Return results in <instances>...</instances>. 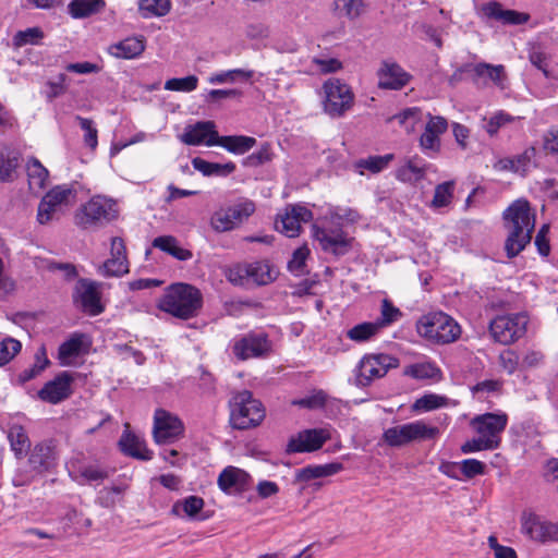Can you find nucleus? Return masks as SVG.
I'll return each mask as SVG.
<instances>
[{"mask_svg":"<svg viewBox=\"0 0 558 558\" xmlns=\"http://www.w3.org/2000/svg\"><path fill=\"white\" fill-rule=\"evenodd\" d=\"M192 165L194 169L202 172L204 175H216V177H227L231 174L235 170V165L231 161L227 163H216L209 162L203 158L195 157L192 160Z\"/></svg>","mask_w":558,"mask_h":558,"instance_id":"473e14b6","label":"nucleus"},{"mask_svg":"<svg viewBox=\"0 0 558 558\" xmlns=\"http://www.w3.org/2000/svg\"><path fill=\"white\" fill-rule=\"evenodd\" d=\"M335 10L351 20L359 17L364 9L362 0H335Z\"/></svg>","mask_w":558,"mask_h":558,"instance_id":"a18cd8bd","label":"nucleus"},{"mask_svg":"<svg viewBox=\"0 0 558 558\" xmlns=\"http://www.w3.org/2000/svg\"><path fill=\"white\" fill-rule=\"evenodd\" d=\"M495 444L492 442L489 439H485L481 435L477 438H473L471 440H468L461 446V451L463 453H472L476 451H483V450H494Z\"/></svg>","mask_w":558,"mask_h":558,"instance_id":"bf43d9fd","label":"nucleus"},{"mask_svg":"<svg viewBox=\"0 0 558 558\" xmlns=\"http://www.w3.org/2000/svg\"><path fill=\"white\" fill-rule=\"evenodd\" d=\"M529 316L526 313L499 315L489 323L492 338L504 345L511 344L526 332Z\"/></svg>","mask_w":558,"mask_h":558,"instance_id":"39448f33","label":"nucleus"},{"mask_svg":"<svg viewBox=\"0 0 558 558\" xmlns=\"http://www.w3.org/2000/svg\"><path fill=\"white\" fill-rule=\"evenodd\" d=\"M198 78L195 75L170 78L165 83V89L174 92H192L196 89Z\"/></svg>","mask_w":558,"mask_h":558,"instance_id":"3c124183","label":"nucleus"},{"mask_svg":"<svg viewBox=\"0 0 558 558\" xmlns=\"http://www.w3.org/2000/svg\"><path fill=\"white\" fill-rule=\"evenodd\" d=\"M416 330L421 337L438 344L451 343L461 335L458 323L444 312L423 315L416 323Z\"/></svg>","mask_w":558,"mask_h":558,"instance_id":"7ed1b4c3","label":"nucleus"},{"mask_svg":"<svg viewBox=\"0 0 558 558\" xmlns=\"http://www.w3.org/2000/svg\"><path fill=\"white\" fill-rule=\"evenodd\" d=\"M272 153L268 144H264L257 151L251 154L246 158V165L251 167H257L265 162L270 161Z\"/></svg>","mask_w":558,"mask_h":558,"instance_id":"69168bd1","label":"nucleus"},{"mask_svg":"<svg viewBox=\"0 0 558 558\" xmlns=\"http://www.w3.org/2000/svg\"><path fill=\"white\" fill-rule=\"evenodd\" d=\"M153 246L168 253L179 260H187L192 253L179 245L178 240L172 235L157 236L153 241Z\"/></svg>","mask_w":558,"mask_h":558,"instance_id":"7c9ffc66","label":"nucleus"},{"mask_svg":"<svg viewBox=\"0 0 558 558\" xmlns=\"http://www.w3.org/2000/svg\"><path fill=\"white\" fill-rule=\"evenodd\" d=\"M330 438L328 430L324 428L306 429L288 442V452H311L318 450Z\"/></svg>","mask_w":558,"mask_h":558,"instance_id":"aec40b11","label":"nucleus"},{"mask_svg":"<svg viewBox=\"0 0 558 558\" xmlns=\"http://www.w3.org/2000/svg\"><path fill=\"white\" fill-rule=\"evenodd\" d=\"M59 211L60 208L56 206L51 199H48V194H46L38 205L37 220L40 225H46L50 222Z\"/></svg>","mask_w":558,"mask_h":558,"instance_id":"6e6d98bb","label":"nucleus"},{"mask_svg":"<svg viewBox=\"0 0 558 558\" xmlns=\"http://www.w3.org/2000/svg\"><path fill=\"white\" fill-rule=\"evenodd\" d=\"M463 475L468 478H472L476 475H481L485 472V464L475 459H466L460 463Z\"/></svg>","mask_w":558,"mask_h":558,"instance_id":"774afa93","label":"nucleus"},{"mask_svg":"<svg viewBox=\"0 0 558 558\" xmlns=\"http://www.w3.org/2000/svg\"><path fill=\"white\" fill-rule=\"evenodd\" d=\"M380 330L374 322H364L357 324L347 331V337L357 343L366 342L373 339Z\"/></svg>","mask_w":558,"mask_h":558,"instance_id":"58836bf2","label":"nucleus"},{"mask_svg":"<svg viewBox=\"0 0 558 558\" xmlns=\"http://www.w3.org/2000/svg\"><path fill=\"white\" fill-rule=\"evenodd\" d=\"M402 316L401 311L396 307L388 299L381 301L380 317L374 322L378 325V329L381 330L384 327L391 325Z\"/></svg>","mask_w":558,"mask_h":558,"instance_id":"37998d69","label":"nucleus"},{"mask_svg":"<svg viewBox=\"0 0 558 558\" xmlns=\"http://www.w3.org/2000/svg\"><path fill=\"white\" fill-rule=\"evenodd\" d=\"M20 163L19 154L9 148L0 149V182H12Z\"/></svg>","mask_w":558,"mask_h":558,"instance_id":"f704fd0d","label":"nucleus"},{"mask_svg":"<svg viewBox=\"0 0 558 558\" xmlns=\"http://www.w3.org/2000/svg\"><path fill=\"white\" fill-rule=\"evenodd\" d=\"M119 446L122 452L132 458L143 461H148L153 458V452L146 448L144 440L126 430L122 434Z\"/></svg>","mask_w":558,"mask_h":558,"instance_id":"bb28decb","label":"nucleus"},{"mask_svg":"<svg viewBox=\"0 0 558 558\" xmlns=\"http://www.w3.org/2000/svg\"><path fill=\"white\" fill-rule=\"evenodd\" d=\"M232 352L241 361L265 357L271 352V342L264 332H250L234 340Z\"/></svg>","mask_w":558,"mask_h":558,"instance_id":"f8f14e48","label":"nucleus"},{"mask_svg":"<svg viewBox=\"0 0 558 558\" xmlns=\"http://www.w3.org/2000/svg\"><path fill=\"white\" fill-rule=\"evenodd\" d=\"M328 401H329L328 395L324 390L319 389V390H315L312 395H310L305 398L293 400L292 404L301 407V408L310 409V410H315V409L324 408Z\"/></svg>","mask_w":558,"mask_h":558,"instance_id":"49530a36","label":"nucleus"},{"mask_svg":"<svg viewBox=\"0 0 558 558\" xmlns=\"http://www.w3.org/2000/svg\"><path fill=\"white\" fill-rule=\"evenodd\" d=\"M157 306L173 317L187 320L198 315L203 306V295L194 286L178 282L166 289Z\"/></svg>","mask_w":558,"mask_h":558,"instance_id":"f03ea898","label":"nucleus"},{"mask_svg":"<svg viewBox=\"0 0 558 558\" xmlns=\"http://www.w3.org/2000/svg\"><path fill=\"white\" fill-rule=\"evenodd\" d=\"M80 475L87 482H98L109 476L106 470L94 464L82 466Z\"/></svg>","mask_w":558,"mask_h":558,"instance_id":"338daca9","label":"nucleus"},{"mask_svg":"<svg viewBox=\"0 0 558 558\" xmlns=\"http://www.w3.org/2000/svg\"><path fill=\"white\" fill-rule=\"evenodd\" d=\"M399 366V360L389 354H373L364 356L356 374L360 386H368L374 379L384 377L390 368Z\"/></svg>","mask_w":558,"mask_h":558,"instance_id":"9d476101","label":"nucleus"},{"mask_svg":"<svg viewBox=\"0 0 558 558\" xmlns=\"http://www.w3.org/2000/svg\"><path fill=\"white\" fill-rule=\"evenodd\" d=\"M308 255L310 250L306 245L296 248L293 252L292 259L288 264L289 270L298 275L301 274L303 271Z\"/></svg>","mask_w":558,"mask_h":558,"instance_id":"13d9d810","label":"nucleus"},{"mask_svg":"<svg viewBox=\"0 0 558 558\" xmlns=\"http://www.w3.org/2000/svg\"><path fill=\"white\" fill-rule=\"evenodd\" d=\"M392 159V154H387L385 156H369L368 158L357 160L354 163V167L362 175L364 174V170H368L372 173H378L387 168Z\"/></svg>","mask_w":558,"mask_h":558,"instance_id":"4c0bfd02","label":"nucleus"},{"mask_svg":"<svg viewBox=\"0 0 558 558\" xmlns=\"http://www.w3.org/2000/svg\"><path fill=\"white\" fill-rule=\"evenodd\" d=\"M84 335L74 333L59 347L58 357L62 365L71 363L72 359L80 355L83 347Z\"/></svg>","mask_w":558,"mask_h":558,"instance_id":"c9c22d12","label":"nucleus"},{"mask_svg":"<svg viewBox=\"0 0 558 558\" xmlns=\"http://www.w3.org/2000/svg\"><path fill=\"white\" fill-rule=\"evenodd\" d=\"M453 195V182H444L435 189L432 206L435 208L445 207L450 204Z\"/></svg>","mask_w":558,"mask_h":558,"instance_id":"864d4df0","label":"nucleus"},{"mask_svg":"<svg viewBox=\"0 0 558 558\" xmlns=\"http://www.w3.org/2000/svg\"><path fill=\"white\" fill-rule=\"evenodd\" d=\"M254 211L255 204L252 201H244L216 211L210 219V225L218 232H227L241 225Z\"/></svg>","mask_w":558,"mask_h":558,"instance_id":"9b49d317","label":"nucleus"},{"mask_svg":"<svg viewBox=\"0 0 558 558\" xmlns=\"http://www.w3.org/2000/svg\"><path fill=\"white\" fill-rule=\"evenodd\" d=\"M171 8L170 0H140L138 10L144 19L163 16Z\"/></svg>","mask_w":558,"mask_h":558,"instance_id":"ea45409f","label":"nucleus"},{"mask_svg":"<svg viewBox=\"0 0 558 558\" xmlns=\"http://www.w3.org/2000/svg\"><path fill=\"white\" fill-rule=\"evenodd\" d=\"M506 414L485 413L474 417L471 425L485 439L492 440L495 448L500 445V434L507 426Z\"/></svg>","mask_w":558,"mask_h":558,"instance_id":"dca6fc26","label":"nucleus"},{"mask_svg":"<svg viewBox=\"0 0 558 558\" xmlns=\"http://www.w3.org/2000/svg\"><path fill=\"white\" fill-rule=\"evenodd\" d=\"M183 430V423L178 416L163 409L156 410L153 434L157 444H170L178 439Z\"/></svg>","mask_w":558,"mask_h":558,"instance_id":"4468645a","label":"nucleus"},{"mask_svg":"<svg viewBox=\"0 0 558 558\" xmlns=\"http://www.w3.org/2000/svg\"><path fill=\"white\" fill-rule=\"evenodd\" d=\"M28 462L38 472L50 470L56 464L54 448L50 442L37 444L31 451Z\"/></svg>","mask_w":558,"mask_h":558,"instance_id":"a878e982","label":"nucleus"},{"mask_svg":"<svg viewBox=\"0 0 558 558\" xmlns=\"http://www.w3.org/2000/svg\"><path fill=\"white\" fill-rule=\"evenodd\" d=\"M47 194L48 199H51V202L60 209L63 205L68 206L75 203L76 201V190L66 184L57 185L52 187Z\"/></svg>","mask_w":558,"mask_h":558,"instance_id":"a19ab883","label":"nucleus"},{"mask_svg":"<svg viewBox=\"0 0 558 558\" xmlns=\"http://www.w3.org/2000/svg\"><path fill=\"white\" fill-rule=\"evenodd\" d=\"M442 403V397L436 395H426L414 402L413 409L417 411H430L441 407Z\"/></svg>","mask_w":558,"mask_h":558,"instance_id":"0e129e2a","label":"nucleus"},{"mask_svg":"<svg viewBox=\"0 0 558 558\" xmlns=\"http://www.w3.org/2000/svg\"><path fill=\"white\" fill-rule=\"evenodd\" d=\"M439 369L432 363L414 364L410 367L409 374L418 379L434 378Z\"/></svg>","mask_w":558,"mask_h":558,"instance_id":"680f3d73","label":"nucleus"},{"mask_svg":"<svg viewBox=\"0 0 558 558\" xmlns=\"http://www.w3.org/2000/svg\"><path fill=\"white\" fill-rule=\"evenodd\" d=\"M74 301L80 303L82 310L92 316L104 312L98 284L94 281L80 279L75 286Z\"/></svg>","mask_w":558,"mask_h":558,"instance_id":"f3484780","label":"nucleus"},{"mask_svg":"<svg viewBox=\"0 0 558 558\" xmlns=\"http://www.w3.org/2000/svg\"><path fill=\"white\" fill-rule=\"evenodd\" d=\"M463 71H471L472 82L477 86L486 85L487 81H492L500 88L505 87L506 72L505 66L501 64L493 65L485 62L465 64L463 65Z\"/></svg>","mask_w":558,"mask_h":558,"instance_id":"412c9836","label":"nucleus"},{"mask_svg":"<svg viewBox=\"0 0 558 558\" xmlns=\"http://www.w3.org/2000/svg\"><path fill=\"white\" fill-rule=\"evenodd\" d=\"M48 170L36 158L27 162V177L29 190L34 193L41 191L46 186Z\"/></svg>","mask_w":558,"mask_h":558,"instance_id":"72a5a7b5","label":"nucleus"},{"mask_svg":"<svg viewBox=\"0 0 558 558\" xmlns=\"http://www.w3.org/2000/svg\"><path fill=\"white\" fill-rule=\"evenodd\" d=\"M241 277H245L258 286H265L272 282L278 271L266 260L245 264L240 268Z\"/></svg>","mask_w":558,"mask_h":558,"instance_id":"b1692460","label":"nucleus"},{"mask_svg":"<svg viewBox=\"0 0 558 558\" xmlns=\"http://www.w3.org/2000/svg\"><path fill=\"white\" fill-rule=\"evenodd\" d=\"M204 507V500L197 496H190L182 501H177L172 507V513L180 515V510L187 517L196 515Z\"/></svg>","mask_w":558,"mask_h":558,"instance_id":"c03bdc74","label":"nucleus"},{"mask_svg":"<svg viewBox=\"0 0 558 558\" xmlns=\"http://www.w3.org/2000/svg\"><path fill=\"white\" fill-rule=\"evenodd\" d=\"M129 271L126 258L110 257L100 267V272L105 277H120Z\"/></svg>","mask_w":558,"mask_h":558,"instance_id":"09e8293b","label":"nucleus"},{"mask_svg":"<svg viewBox=\"0 0 558 558\" xmlns=\"http://www.w3.org/2000/svg\"><path fill=\"white\" fill-rule=\"evenodd\" d=\"M480 13L486 19L500 21L504 24L509 25H521L530 20V15L527 13L514 10H505L498 1H489L482 4Z\"/></svg>","mask_w":558,"mask_h":558,"instance_id":"5701e85b","label":"nucleus"},{"mask_svg":"<svg viewBox=\"0 0 558 558\" xmlns=\"http://www.w3.org/2000/svg\"><path fill=\"white\" fill-rule=\"evenodd\" d=\"M231 425L236 429H246L260 424L265 417V409L260 401L253 398L248 390L233 396L230 401Z\"/></svg>","mask_w":558,"mask_h":558,"instance_id":"20e7f679","label":"nucleus"},{"mask_svg":"<svg viewBox=\"0 0 558 558\" xmlns=\"http://www.w3.org/2000/svg\"><path fill=\"white\" fill-rule=\"evenodd\" d=\"M145 49L143 37H129L110 47V52L117 58L132 59L140 56Z\"/></svg>","mask_w":558,"mask_h":558,"instance_id":"cd10ccee","label":"nucleus"},{"mask_svg":"<svg viewBox=\"0 0 558 558\" xmlns=\"http://www.w3.org/2000/svg\"><path fill=\"white\" fill-rule=\"evenodd\" d=\"M498 359L501 368L509 375L513 374L519 367L520 357L518 353L511 349L501 351Z\"/></svg>","mask_w":558,"mask_h":558,"instance_id":"4d7b16f0","label":"nucleus"},{"mask_svg":"<svg viewBox=\"0 0 558 558\" xmlns=\"http://www.w3.org/2000/svg\"><path fill=\"white\" fill-rule=\"evenodd\" d=\"M378 87L380 89L400 90L412 78L399 63L392 60H384L377 70Z\"/></svg>","mask_w":558,"mask_h":558,"instance_id":"2eb2a0df","label":"nucleus"},{"mask_svg":"<svg viewBox=\"0 0 558 558\" xmlns=\"http://www.w3.org/2000/svg\"><path fill=\"white\" fill-rule=\"evenodd\" d=\"M44 37V33L39 27H29L25 31L17 32L13 37V45L15 47H23L25 45H35Z\"/></svg>","mask_w":558,"mask_h":558,"instance_id":"5fc2aeb1","label":"nucleus"},{"mask_svg":"<svg viewBox=\"0 0 558 558\" xmlns=\"http://www.w3.org/2000/svg\"><path fill=\"white\" fill-rule=\"evenodd\" d=\"M324 110L332 118H339L350 110L354 102V94L350 86L339 78H330L324 83Z\"/></svg>","mask_w":558,"mask_h":558,"instance_id":"6e6552de","label":"nucleus"},{"mask_svg":"<svg viewBox=\"0 0 558 558\" xmlns=\"http://www.w3.org/2000/svg\"><path fill=\"white\" fill-rule=\"evenodd\" d=\"M315 240L319 242L322 250L336 257L348 254L352 248V238H349L341 229H327L316 225L312 228Z\"/></svg>","mask_w":558,"mask_h":558,"instance_id":"ddd939ff","label":"nucleus"},{"mask_svg":"<svg viewBox=\"0 0 558 558\" xmlns=\"http://www.w3.org/2000/svg\"><path fill=\"white\" fill-rule=\"evenodd\" d=\"M22 349L19 340L7 337L0 342V366L9 363Z\"/></svg>","mask_w":558,"mask_h":558,"instance_id":"603ef678","label":"nucleus"},{"mask_svg":"<svg viewBox=\"0 0 558 558\" xmlns=\"http://www.w3.org/2000/svg\"><path fill=\"white\" fill-rule=\"evenodd\" d=\"M312 63L315 66V71L323 74L335 73L342 68V63L336 58H314Z\"/></svg>","mask_w":558,"mask_h":558,"instance_id":"e2e57ef3","label":"nucleus"},{"mask_svg":"<svg viewBox=\"0 0 558 558\" xmlns=\"http://www.w3.org/2000/svg\"><path fill=\"white\" fill-rule=\"evenodd\" d=\"M8 439L17 459L24 458L29 452L31 440L23 426L17 424L10 426Z\"/></svg>","mask_w":558,"mask_h":558,"instance_id":"c85d7f7f","label":"nucleus"},{"mask_svg":"<svg viewBox=\"0 0 558 558\" xmlns=\"http://www.w3.org/2000/svg\"><path fill=\"white\" fill-rule=\"evenodd\" d=\"M515 118L510 116L509 113L505 111H498L494 113L489 119H483V121L485 122L483 128L490 136H494L498 133L500 128L513 122Z\"/></svg>","mask_w":558,"mask_h":558,"instance_id":"de8ad7c7","label":"nucleus"},{"mask_svg":"<svg viewBox=\"0 0 558 558\" xmlns=\"http://www.w3.org/2000/svg\"><path fill=\"white\" fill-rule=\"evenodd\" d=\"M505 228L508 235L505 250L509 258L519 255L532 240L535 228V213L525 199L514 201L504 211Z\"/></svg>","mask_w":558,"mask_h":558,"instance_id":"f257e3e1","label":"nucleus"},{"mask_svg":"<svg viewBox=\"0 0 558 558\" xmlns=\"http://www.w3.org/2000/svg\"><path fill=\"white\" fill-rule=\"evenodd\" d=\"M217 484L226 494H242L250 489L252 477L246 471L229 465L220 472Z\"/></svg>","mask_w":558,"mask_h":558,"instance_id":"6ab92c4d","label":"nucleus"},{"mask_svg":"<svg viewBox=\"0 0 558 558\" xmlns=\"http://www.w3.org/2000/svg\"><path fill=\"white\" fill-rule=\"evenodd\" d=\"M75 120L78 122V125L84 131L85 145L94 150L98 145V131L94 125V121L88 118H83L81 116H76Z\"/></svg>","mask_w":558,"mask_h":558,"instance_id":"8fccbe9b","label":"nucleus"},{"mask_svg":"<svg viewBox=\"0 0 558 558\" xmlns=\"http://www.w3.org/2000/svg\"><path fill=\"white\" fill-rule=\"evenodd\" d=\"M105 5V0H72L68 4V10L72 17L85 19L100 12Z\"/></svg>","mask_w":558,"mask_h":558,"instance_id":"2f4dec72","label":"nucleus"},{"mask_svg":"<svg viewBox=\"0 0 558 558\" xmlns=\"http://www.w3.org/2000/svg\"><path fill=\"white\" fill-rule=\"evenodd\" d=\"M116 217L114 204L105 197L95 196L76 213L75 223L82 229H90L104 226Z\"/></svg>","mask_w":558,"mask_h":558,"instance_id":"0eeeda50","label":"nucleus"},{"mask_svg":"<svg viewBox=\"0 0 558 558\" xmlns=\"http://www.w3.org/2000/svg\"><path fill=\"white\" fill-rule=\"evenodd\" d=\"M425 175V166L417 162V158L408 159L407 162L399 167L396 177L402 182H416Z\"/></svg>","mask_w":558,"mask_h":558,"instance_id":"e433bc0d","label":"nucleus"},{"mask_svg":"<svg viewBox=\"0 0 558 558\" xmlns=\"http://www.w3.org/2000/svg\"><path fill=\"white\" fill-rule=\"evenodd\" d=\"M524 531L531 536V538L545 543V542H557L558 541V524L542 521L536 518L529 519L523 524Z\"/></svg>","mask_w":558,"mask_h":558,"instance_id":"393cba45","label":"nucleus"},{"mask_svg":"<svg viewBox=\"0 0 558 558\" xmlns=\"http://www.w3.org/2000/svg\"><path fill=\"white\" fill-rule=\"evenodd\" d=\"M438 433L437 427L428 426L423 421H415L387 428L383 439L390 447H402L412 441L433 439Z\"/></svg>","mask_w":558,"mask_h":558,"instance_id":"423d86ee","label":"nucleus"},{"mask_svg":"<svg viewBox=\"0 0 558 558\" xmlns=\"http://www.w3.org/2000/svg\"><path fill=\"white\" fill-rule=\"evenodd\" d=\"M331 220V222L336 221H347V222H355L359 220V214L356 210L351 208H340L333 207L328 210L327 214Z\"/></svg>","mask_w":558,"mask_h":558,"instance_id":"052dcab7","label":"nucleus"},{"mask_svg":"<svg viewBox=\"0 0 558 558\" xmlns=\"http://www.w3.org/2000/svg\"><path fill=\"white\" fill-rule=\"evenodd\" d=\"M49 360L47 357L45 347H40L35 354V362L32 366L25 368L20 374V380L25 383L37 377L48 365Z\"/></svg>","mask_w":558,"mask_h":558,"instance_id":"79ce46f5","label":"nucleus"},{"mask_svg":"<svg viewBox=\"0 0 558 558\" xmlns=\"http://www.w3.org/2000/svg\"><path fill=\"white\" fill-rule=\"evenodd\" d=\"M210 144L222 146L233 154H244L250 150L255 144L256 140L250 136L234 135V136H219L217 141H211Z\"/></svg>","mask_w":558,"mask_h":558,"instance_id":"c756f323","label":"nucleus"},{"mask_svg":"<svg viewBox=\"0 0 558 558\" xmlns=\"http://www.w3.org/2000/svg\"><path fill=\"white\" fill-rule=\"evenodd\" d=\"M216 125L213 121H198L193 125H187L184 132L180 135V141L186 145H206L214 146L210 144L211 141H217L218 132L215 130Z\"/></svg>","mask_w":558,"mask_h":558,"instance_id":"4be33fe9","label":"nucleus"},{"mask_svg":"<svg viewBox=\"0 0 558 558\" xmlns=\"http://www.w3.org/2000/svg\"><path fill=\"white\" fill-rule=\"evenodd\" d=\"M313 219L312 211L301 204H289L275 220V229L288 238H296L302 231V223Z\"/></svg>","mask_w":558,"mask_h":558,"instance_id":"1a4fd4ad","label":"nucleus"},{"mask_svg":"<svg viewBox=\"0 0 558 558\" xmlns=\"http://www.w3.org/2000/svg\"><path fill=\"white\" fill-rule=\"evenodd\" d=\"M73 376L69 372L58 374L38 391L40 400L57 404L72 395Z\"/></svg>","mask_w":558,"mask_h":558,"instance_id":"a211bd4d","label":"nucleus"}]
</instances>
